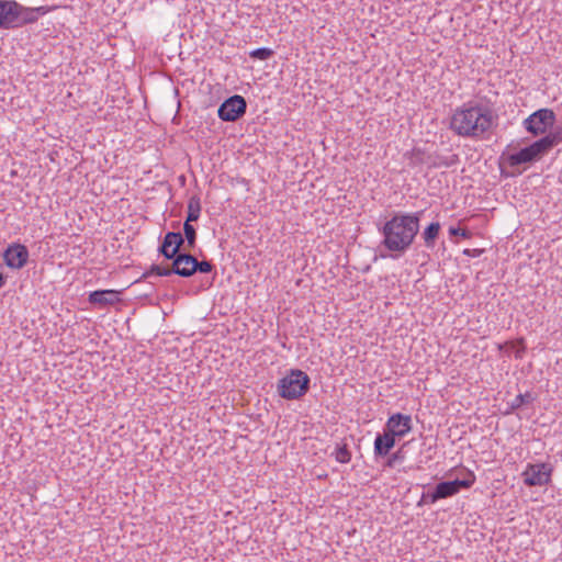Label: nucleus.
Returning a JSON list of instances; mask_svg holds the SVG:
<instances>
[{
    "label": "nucleus",
    "instance_id": "30",
    "mask_svg": "<svg viewBox=\"0 0 562 562\" xmlns=\"http://www.w3.org/2000/svg\"><path fill=\"white\" fill-rule=\"evenodd\" d=\"M464 254H465V255H471V251H470L469 249H465V250H464Z\"/></svg>",
    "mask_w": 562,
    "mask_h": 562
},
{
    "label": "nucleus",
    "instance_id": "8",
    "mask_svg": "<svg viewBox=\"0 0 562 562\" xmlns=\"http://www.w3.org/2000/svg\"><path fill=\"white\" fill-rule=\"evenodd\" d=\"M552 471L550 463H528L521 476L527 486H543L551 481Z\"/></svg>",
    "mask_w": 562,
    "mask_h": 562
},
{
    "label": "nucleus",
    "instance_id": "18",
    "mask_svg": "<svg viewBox=\"0 0 562 562\" xmlns=\"http://www.w3.org/2000/svg\"><path fill=\"white\" fill-rule=\"evenodd\" d=\"M200 213H201L200 198L194 195V196L190 198V200H189L188 214H187V218L184 222L186 223L196 222L200 217Z\"/></svg>",
    "mask_w": 562,
    "mask_h": 562
},
{
    "label": "nucleus",
    "instance_id": "19",
    "mask_svg": "<svg viewBox=\"0 0 562 562\" xmlns=\"http://www.w3.org/2000/svg\"><path fill=\"white\" fill-rule=\"evenodd\" d=\"M183 238L187 241L186 250L190 251L195 247L196 243V229L191 223H183Z\"/></svg>",
    "mask_w": 562,
    "mask_h": 562
},
{
    "label": "nucleus",
    "instance_id": "12",
    "mask_svg": "<svg viewBox=\"0 0 562 562\" xmlns=\"http://www.w3.org/2000/svg\"><path fill=\"white\" fill-rule=\"evenodd\" d=\"M384 430L395 438H402L412 430V418L409 415L396 413L389 418Z\"/></svg>",
    "mask_w": 562,
    "mask_h": 562
},
{
    "label": "nucleus",
    "instance_id": "11",
    "mask_svg": "<svg viewBox=\"0 0 562 562\" xmlns=\"http://www.w3.org/2000/svg\"><path fill=\"white\" fill-rule=\"evenodd\" d=\"M14 29L24 24L35 23L40 15H44L49 11L47 7L27 8L15 1Z\"/></svg>",
    "mask_w": 562,
    "mask_h": 562
},
{
    "label": "nucleus",
    "instance_id": "14",
    "mask_svg": "<svg viewBox=\"0 0 562 562\" xmlns=\"http://www.w3.org/2000/svg\"><path fill=\"white\" fill-rule=\"evenodd\" d=\"M15 1L0 0V29H14Z\"/></svg>",
    "mask_w": 562,
    "mask_h": 562
},
{
    "label": "nucleus",
    "instance_id": "24",
    "mask_svg": "<svg viewBox=\"0 0 562 562\" xmlns=\"http://www.w3.org/2000/svg\"><path fill=\"white\" fill-rule=\"evenodd\" d=\"M193 267H194L193 274L195 272L210 273L214 269V265L211 261H207V260L199 261L196 258H195Z\"/></svg>",
    "mask_w": 562,
    "mask_h": 562
},
{
    "label": "nucleus",
    "instance_id": "21",
    "mask_svg": "<svg viewBox=\"0 0 562 562\" xmlns=\"http://www.w3.org/2000/svg\"><path fill=\"white\" fill-rule=\"evenodd\" d=\"M274 52L267 47H260L251 50L249 53L250 58L252 59H259V60H267L270 57H272Z\"/></svg>",
    "mask_w": 562,
    "mask_h": 562
},
{
    "label": "nucleus",
    "instance_id": "28",
    "mask_svg": "<svg viewBox=\"0 0 562 562\" xmlns=\"http://www.w3.org/2000/svg\"><path fill=\"white\" fill-rule=\"evenodd\" d=\"M513 348L515 349V355H516V358H522V355L525 352V345L522 342V340L518 341V342H513Z\"/></svg>",
    "mask_w": 562,
    "mask_h": 562
},
{
    "label": "nucleus",
    "instance_id": "4",
    "mask_svg": "<svg viewBox=\"0 0 562 562\" xmlns=\"http://www.w3.org/2000/svg\"><path fill=\"white\" fill-rule=\"evenodd\" d=\"M311 379L300 369H291L277 384L279 396L285 400H299L310 390Z\"/></svg>",
    "mask_w": 562,
    "mask_h": 562
},
{
    "label": "nucleus",
    "instance_id": "5",
    "mask_svg": "<svg viewBox=\"0 0 562 562\" xmlns=\"http://www.w3.org/2000/svg\"><path fill=\"white\" fill-rule=\"evenodd\" d=\"M194 261L195 257L187 251L181 255H177L171 260L170 266L162 267L159 265H153L150 269L143 274V277L147 278L154 274L158 277H168L171 274H178L182 278H190L193 276Z\"/></svg>",
    "mask_w": 562,
    "mask_h": 562
},
{
    "label": "nucleus",
    "instance_id": "1",
    "mask_svg": "<svg viewBox=\"0 0 562 562\" xmlns=\"http://www.w3.org/2000/svg\"><path fill=\"white\" fill-rule=\"evenodd\" d=\"M423 212L397 213L382 227V245L392 252L393 258L405 254L419 232Z\"/></svg>",
    "mask_w": 562,
    "mask_h": 562
},
{
    "label": "nucleus",
    "instance_id": "22",
    "mask_svg": "<svg viewBox=\"0 0 562 562\" xmlns=\"http://www.w3.org/2000/svg\"><path fill=\"white\" fill-rule=\"evenodd\" d=\"M335 458L340 463H348L351 460V452L347 445H342L336 448Z\"/></svg>",
    "mask_w": 562,
    "mask_h": 562
},
{
    "label": "nucleus",
    "instance_id": "25",
    "mask_svg": "<svg viewBox=\"0 0 562 562\" xmlns=\"http://www.w3.org/2000/svg\"><path fill=\"white\" fill-rule=\"evenodd\" d=\"M170 234H173L177 238L171 239L172 246L177 255H181L184 251H181V247L184 245V238L183 235L179 232H169Z\"/></svg>",
    "mask_w": 562,
    "mask_h": 562
},
{
    "label": "nucleus",
    "instance_id": "10",
    "mask_svg": "<svg viewBox=\"0 0 562 562\" xmlns=\"http://www.w3.org/2000/svg\"><path fill=\"white\" fill-rule=\"evenodd\" d=\"M29 259V249L26 246L14 243L4 250L3 260L11 269H21L25 266Z\"/></svg>",
    "mask_w": 562,
    "mask_h": 562
},
{
    "label": "nucleus",
    "instance_id": "27",
    "mask_svg": "<svg viewBox=\"0 0 562 562\" xmlns=\"http://www.w3.org/2000/svg\"><path fill=\"white\" fill-rule=\"evenodd\" d=\"M449 235L450 236H461L463 238H470L471 233L468 229L460 228V227H450L449 228Z\"/></svg>",
    "mask_w": 562,
    "mask_h": 562
},
{
    "label": "nucleus",
    "instance_id": "20",
    "mask_svg": "<svg viewBox=\"0 0 562 562\" xmlns=\"http://www.w3.org/2000/svg\"><path fill=\"white\" fill-rule=\"evenodd\" d=\"M459 162V156L458 155H451V156H440L436 155V157L431 160L430 167L439 168V167H451Z\"/></svg>",
    "mask_w": 562,
    "mask_h": 562
},
{
    "label": "nucleus",
    "instance_id": "9",
    "mask_svg": "<svg viewBox=\"0 0 562 562\" xmlns=\"http://www.w3.org/2000/svg\"><path fill=\"white\" fill-rule=\"evenodd\" d=\"M247 110V103L244 97L235 94L227 98L217 110L218 117L225 122H235L239 120Z\"/></svg>",
    "mask_w": 562,
    "mask_h": 562
},
{
    "label": "nucleus",
    "instance_id": "17",
    "mask_svg": "<svg viewBox=\"0 0 562 562\" xmlns=\"http://www.w3.org/2000/svg\"><path fill=\"white\" fill-rule=\"evenodd\" d=\"M177 238L173 234L167 233L158 248V252L164 256L167 260H172L177 252L173 249L171 239Z\"/></svg>",
    "mask_w": 562,
    "mask_h": 562
},
{
    "label": "nucleus",
    "instance_id": "6",
    "mask_svg": "<svg viewBox=\"0 0 562 562\" xmlns=\"http://www.w3.org/2000/svg\"><path fill=\"white\" fill-rule=\"evenodd\" d=\"M471 479L464 480H453V481H443L438 483L431 493H424L422 495V503H430L434 504L439 499L451 497L458 494L462 488H469L474 483V475L470 473Z\"/></svg>",
    "mask_w": 562,
    "mask_h": 562
},
{
    "label": "nucleus",
    "instance_id": "26",
    "mask_svg": "<svg viewBox=\"0 0 562 562\" xmlns=\"http://www.w3.org/2000/svg\"><path fill=\"white\" fill-rule=\"evenodd\" d=\"M404 459L403 450L400 449L396 452L392 453L386 460L385 467L393 468L397 462H401Z\"/></svg>",
    "mask_w": 562,
    "mask_h": 562
},
{
    "label": "nucleus",
    "instance_id": "15",
    "mask_svg": "<svg viewBox=\"0 0 562 562\" xmlns=\"http://www.w3.org/2000/svg\"><path fill=\"white\" fill-rule=\"evenodd\" d=\"M395 446V437L384 430L382 435H376L374 439V456L385 457Z\"/></svg>",
    "mask_w": 562,
    "mask_h": 562
},
{
    "label": "nucleus",
    "instance_id": "16",
    "mask_svg": "<svg viewBox=\"0 0 562 562\" xmlns=\"http://www.w3.org/2000/svg\"><path fill=\"white\" fill-rule=\"evenodd\" d=\"M440 232V224L438 222L430 223L422 234L426 247L432 248Z\"/></svg>",
    "mask_w": 562,
    "mask_h": 562
},
{
    "label": "nucleus",
    "instance_id": "2",
    "mask_svg": "<svg viewBox=\"0 0 562 562\" xmlns=\"http://www.w3.org/2000/svg\"><path fill=\"white\" fill-rule=\"evenodd\" d=\"M493 120V112L490 108L470 101L454 110L450 128L462 137L483 138L490 132Z\"/></svg>",
    "mask_w": 562,
    "mask_h": 562
},
{
    "label": "nucleus",
    "instance_id": "7",
    "mask_svg": "<svg viewBox=\"0 0 562 562\" xmlns=\"http://www.w3.org/2000/svg\"><path fill=\"white\" fill-rule=\"evenodd\" d=\"M555 123V113L551 109H539L524 120L525 130L533 136L547 135Z\"/></svg>",
    "mask_w": 562,
    "mask_h": 562
},
{
    "label": "nucleus",
    "instance_id": "13",
    "mask_svg": "<svg viewBox=\"0 0 562 562\" xmlns=\"http://www.w3.org/2000/svg\"><path fill=\"white\" fill-rule=\"evenodd\" d=\"M120 291L116 290H97L89 294L90 304L99 307L112 306L121 301Z\"/></svg>",
    "mask_w": 562,
    "mask_h": 562
},
{
    "label": "nucleus",
    "instance_id": "29",
    "mask_svg": "<svg viewBox=\"0 0 562 562\" xmlns=\"http://www.w3.org/2000/svg\"><path fill=\"white\" fill-rule=\"evenodd\" d=\"M423 151L418 148L412 150V160L414 164H423Z\"/></svg>",
    "mask_w": 562,
    "mask_h": 562
},
{
    "label": "nucleus",
    "instance_id": "23",
    "mask_svg": "<svg viewBox=\"0 0 562 562\" xmlns=\"http://www.w3.org/2000/svg\"><path fill=\"white\" fill-rule=\"evenodd\" d=\"M533 396L530 392H526L525 394H518L512 403V408L517 409L525 404H529L533 401Z\"/></svg>",
    "mask_w": 562,
    "mask_h": 562
},
{
    "label": "nucleus",
    "instance_id": "3",
    "mask_svg": "<svg viewBox=\"0 0 562 562\" xmlns=\"http://www.w3.org/2000/svg\"><path fill=\"white\" fill-rule=\"evenodd\" d=\"M562 142V128L551 130L549 134L537 139L529 146L509 154L506 157L510 167H517L524 164H532L542 159L551 149Z\"/></svg>",
    "mask_w": 562,
    "mask_h": 562
}]
</instances>
